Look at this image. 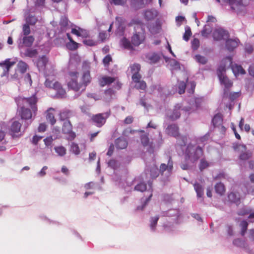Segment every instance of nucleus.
<instances>
[{
    "label": "nucleus",
    "instance_id": "nucleus-49",
    "mask_svg": "<svg viewBox=\"0 0 254 254\" xmlns=\"http://www.w3.org/2000/svg\"><path fill=\"white\" fill-rule=\"evenodd\" d=\"M55 152L60 156H64L66 154V149L63 146H55Z\"/></svg>",
    "mask_w": 254,
    "mask_h": 254
},
{
    "label": "nucleus",
    "instance_id": "nucleus-2",
    "mask_svg": "<svg viewBox=\"0 0 254 254\" xmlns=\"http://www.w3.org/2000/svg\"><path fill=\"white\" fill-rule=\"evenodd\" d=\"M148 188L147 184L142 180L139 181L134 187V190L138 191L143 192L146 191L147 193L144 194V197L141 199V204L136 207V210L142 211L146 206L148 204L149 201L152 197L153 194V181L149 180L147 181Z\"/></svg>",
    "mask_w": 254,
    "mask_h": 254
},
{
    "label": "nucleus",
    "instance_id": "nucleus-52",
    "mask_svg": "<svg viewBox=\"0 0 254 254\" xmlns=\"http://www.w3.org/2000/svg\"><path fill=\"white\" fill-rule=\"evenodd\" d=\"M195 60L197 63L202 64H206L208 61L206 57L199 54L195 56Z\"/></svg>",
    "mask_w": 254,
    "mask_h": 254
},
{
    "label": "nucleus",
    "instance_id": "nucleus-45",
    "mask_svg": "<svg viewBox=\"0 0 254 254\" xmlns=\"http://www.w3.org/2000/svg\"><path fill=\"white\" fill-rule=\"evenodd\" d=\"M209 166V163L206 160V159L204 158H201L200 160V162L198 164V168L200 171H202Z\"/></svg>",
    "mask_w": 254,
    "mask_h": 254
},
{
    "label": "nucleus",
    "instance_id": "nucleus-15",
    "mask_svg": "<svg viewBox=\"0 0 254 254\" xmlns=\"http://www.w3.org/2000/svg\"><path fill=\"white\" fill-rule=\"evenodd\" d=\"M179 129L178 126L175 124H173L167 127L166 131L170 135L177 138L180 136Z\"/></svg>",
    "mask_w": 254,
    "mask_h": 254
},
{
    "label": "nucleus",
    "instance_id": "nucleus-39",
    "mask_svg": "<svg viewBox=\"0 0 254 254\" xmlns=\"http://www.w3.org/2000/svg\"><path fill=\"white\" fill-rule=\"evenodd\" d=\"M50 110H54V109L53 108H50L47 111V115H46V120L48 121H49L50 122V124L51 125L53 126L55 124L56 122V120L55 119V117L54 114L52 113H51L49 112Z\"/></svg>",
    "mask_w": 254,
    "mask_h": 254
},
{
    "label": "nucleus",
    "instance_id": "nucleus-19",
    "mask_svg": "<svg viewBox=\"0 0 254 254\" xmlns=\"http://www.w3.org/2000/svg\"><path fill=\"white\" fill-rule=\"evenodd\" d=\"M228 199L231 203L238 205L240 203V195L238 192L232 191L228 194Z\"/></svg>",
    "mask_w": 254,
    "mask_h": 254
},
{
    "label": "nucleus",
    "instance_id": "nucleus-46",
    "mask_svg": "<svg viewBox=\"0 0 254 254\" xmlns=\"http://www.w3.org/2000/svg\"><path fill=\"white\" fill-rule=\"evenodd\" d=\"M161 23H160L159 20H157L155 21V24L152 25L151 29L153 32L157 34L160 32V31L161 29Z\"/></svg>",
    "mask_w": 254,
    "mask_h": 254
},
{
    "label": "nucleus",
    "instance_id": "nucleus-28",
    "mask_svg": "<svg viewBox=\"0 0 254 254\" xmlns=\"http://www.w3.org/2000/svg\"><path fill=\"white\" fill-rule=\"evenodd\" d=\"M220 82L225 86L224 93L226 92V89H229L233 85V83L229 79L226 75L220 77L219 78Z\"/></svg>",
    "mask_w": 254,
    "mask_h": 254
},
{
    "label": "nucleus",
    "instance_id": "nucleus-11",
    "mask_svg": "<svg viewBox=\"0 0 254 254\" xmlns=\"http://www.w3.org/2000/svg\"><path fill=\"white\" fill-rule=\"evenodd\" d=\"M181 106L177 104L174 106L172 111L167 113L168 118L172 121H174L179 119L181 116L180 109Z\"/></svg>",
    "mask_w": 254,
    "mask_h": 254
},
{
    "label": "nucleus",
    "instance_id": "nucleus-32",
    "mask_svg": "<svg viewBox=\"0 0 254 254\" xmlns=\"http://www.w3.org/2000/svg\"><path fill=\"white\" fill-rule=\"evenodd\" d=\"M102 80L100 81V84L101 87L105 85H110L115 81V78L112 76H104L102 78Z\"/></svg>",
    "mask_w": 254,
    "mask_h": 254
},
{
    "label": "nucleus",
    "instance_id": "nucleus-31",
    "mask_svg": "<svg viewBox=\"0 0 254 254\" xmlns=\"http://www.w3.org/2000/svg\"><path fill=\"white\" fill-rule=\"evenodd\" d=\"M215 191L220 195L224 194L225 191V187L223 183L221 182L217 183L214 186Z\"/></svg>",
    "mask_w": 254,
    "mask_h": 254
},
{
    "label": "nucleus",
    "instance_id": "nucleus-63",
    "mask_svg": "<svg viewBox=\"0 0 254 254\" xmlns=\"http://www.w3.org/2000/svg\"><path fill=\"white\" fill-rule=\"evenodd\" d=\"M139 104L140 105H141L142 106H143L144 109L147 111H148L149 110V108L151 107V106L149 104H147L145 101V99L143 98V97H141L140 100H139Z\"/></svg>",
    "mask_w": 254,
    "mask_h": 254
},
{
    "label": "nucleus",
    "instance_id": "nucleus-4",
    "mask_svg": "<svg viewBox=\"0 0 254 254\" xmlns=\"http://www.w3.org/2000/svg\"><path fill=\"white\" fill-rule=\"evenodd\" d=\"M15 101L17 106L25 105V104L28 105L32 109L34 116L36 115L38 111L37 106L38 98L36 96V93L33 94L29 97H19L15 99Z\"/></svg>",
    "mask_w": 254,
    "mask_h": 254
},
{
    "label": "nucleus",
    "instance_id": "nucleus-40",
    "mask_svg": "<svg viewBox=\"0 0 254 254\" xmlns=\"http://www.w3.org/2000/svg\"><path fill=\"white\" fill-rule=\"evenodd\" d=\"M15 64V61H11L10 59H6L4 61L0 62V66L5 68L10 69V67Z\"/></svg>",
    "mask_w": 254,
    "mask_h": 254
},
{
    "label": "nucleus",
    "instance_id": "nucleus-16",
    "mask_svg": "<svg viewBox=\"0 0 254 254\" xmlns=\"http://www.w3.org/2000/svg\"><path fill=\"white\" fill-rule=\"evenodd\" d=\"M180 211L179 209H170L163 212V216L167 217H175L174 219L176 223H178V218L180 217Z\"/></svg>",
    "mask_w": 254,
    "mask_h": 254
},
{
    "label": "nucleus",
    "instance_id": "nucleus-51",
    "mask_svg": "<svg viewBox=\"0 0 254 254\" xmlns=\"http://www.w3.org/2000/svg\"><path fill=\"white\" fill-rule=\"evenodd\" d=\"M223 3H228L230 5L236 4L238 6H242L243 5V0H222Z\"/></svg>",
    "mask_w": 254,
    "mask_h": 254
},
{
    "label": "nucleus",
    "instance_id": "nucleus-12",
    "mask_svg": "<svg viewBox=\"0 0 254 254\" xmlns=\"http://www.w3.org/2000/svg\"><path fill=\"white\" fill-rule=\"evenodd\" d=\"M71 33L77 37L87 38L90 37L89 32L80 27L77 26L71 29Z\"/></svg>",
    "mask_w": 254,
    "mask_h": 254
},
{
    "label": "nucleus",
    "instance_id": "nucleus-35",
    "mask_svg": "<svg viewBox=\"0 0 254 254\" xmlns=\"http://www.w3.org/2000/svg\"><path fill=\"white\" fill-rule=\"evenodd\" d=\"M72 126L69 120L65 121L62 127V133L65 134L66 133H69L72 130Z\"/></svg>",
    "mask_w": 254,
    "mask_h": 254
},
{
    "label": "nucleus",
    "instance_id": "nucleus-20",
    "mask_svg": "<svg viewBox=\"0 0 254 254\" xmlns=\"http://www.w3.org/2000/svg\"><path fill=\"white\" fill-rule=\"evenodd\" d=\"M117 28V31L120 34H123L125 30V22L126 20L125 18L120 17H116Z\"/></svg>",
    "mask_w": 254,
    "mask_h": 254
},
{
    "label": "nucleus",
    "instance_id": "nucleus-62",
    "mask_svg": "<svg viewBox=\"0 0 254 254\" xmlns=\"http://www.w3.org/2000/svg\"><path fill=\"white\" fill-rule=\"evenodd\" d=\"M53 140L54 139L53 138V136L50 135L45 138L44 139V142L46 147H49V146H50L52 147V143Z\"/></svg>",
    "mask_w": 254,
    "mask_h": 254
},
{
    "label": "nucleus",
    "instance_id": "nucleus-56",
    "mask_svg": "<svg viewBox=\"0 0 254 254\" xmlns=\"http://www.w3.org/2000/svg\"><path fill=\"white\" fill-rule=\"evenodd\" d=\"M30 25L27 23H24L22 27V32L21 34H23L24 36H27L30 33Z\"/></svg>",
    "mask_w": 254,
    "mask_h": 254
},
{
    "label": "nucleus",
    "instance_id": "nucleus-7",
    "mask_svg": "<svg viewBox=\"0 0 254 254\" xmlns=\"http://www.w3.org/2000/svg\"><path fill=\"white\" fill-rule=\"evenodd\" d=\"M213 35L214 39L218 41L225 40L230 36L229 32L222 28H219L215 30Z\"/></svg>",
    "mask_w": 254,
    "mask_h": 254
},
{
    "label": "nucleus",
    "instance_id": "nucleus-22",
    "mask_svg": "<svg viewBox=\"0 0 254 254\" xmlns=\"http://www.w3.org/2000/svg\"><path fill=\"white\" fill-rule=\"evenodd\" d=\"M67 87L69 89L73 90L76 92L78 91L82 88V84L78 83L77 79L71 78L70 81L67 82Z\"/></svg>",
    "mask_w": 254,
    "mask_h": 254
},
{
    "label": "nucleus",
    "instance_id": "nucleus-36",
    "mask_svg": "<svg viewBox=\"0 0 254 254\" xmlns=\"http://www.w3.org/2000/svg\"><path fill=\"white\" fill-rule=\"evenodd\" d=\"M159 219V215H156L154 217H151L150 219V228L152 232H154L156 230L158 220Z\"/></svg>",
    "mask_w": 254,
    "mask_h": 254
},
{
    "label": "nucleus",
    "instance_id": "nucleus-64",
    "mask_svg": "<svg viewBox=\"0 0 254 254\" xmlns=\"http://www.w3.org/2000/svg\"><path fill=\"white\" fill-rule=\"evenodd\" d=\"M174 200L172 195L170 194H165L163 196V201L167 203H171Z\"/></svg>",
    "mask_w": 254,
    "mask_h": 254
},
{
    "label": "nucleus",
    "instance_id": "nucleus-41",
    "mask_svg": "<svg viewBox=\"0 0 254 254\" xmlns=\"http://www.w3.org/2000/svg\"><path fill=\"white\" fill-rule=\"evenodd\" d=\"M17 66L19 72L21 73H24L28 68V65L25 62L20 61L18 62Z\"/></svg>",
    "mask_w": 254,
    "mask_h": 254
},
{
    "label": "nucleus",
    "instance_id": "nucleus-33",
    "mask_svg": "<svg viewBox=\"0 0 254 254\" xmlns=\"http://www.w3.org/2000/svg\"><path fill=\"white\" fill-rule=\"evenodd\" d=\"M150 176L152 180L156 179L159 175V169L156 165L151 166L149 168Z\"/></svg>",
    "mask_w": 254,
    "mask_h": 254
},
{
    "label": "nucleus",
    "instance_id": "nucleus-37",
    "mask_svg": "<svg viewBox=\"0 0 254 254\" xmlns=\"http://www.w3.org/2000/svg\"><path fill=\"white\" fill-rule=\"evenodd\" d=\"M26 23L29 25H34L38 21L37 18L30 13H29L25 18Z\"/></svg>",
    "mask_w": 254,
    "mask_h": 254
},
{
    "label": "nucleus",
    "instance_id": "nucleus-60",
    "mask_svg": "<svg viewBox=\"0 0 254 254\" xmlns=\"http://www.w3.org/2000/svg\"><path fill=\"white\" fill-rule=\"evenodd\" d=\"M108 167L116 170L118 168V162L114 159H111L107 163Z\"/></svg>",
    "mask_w": 254,
    "mask_h": 254
},
{
    "label": "nucleus",
    "instance_id": "nucleus-57",
    "mask_svg": "<svg viewBox=\"0 0 254 254\" xmlns=\"http://www.w3.org/2000/svg\"><path fill=\"white\" fill-rule=\"evenodd\" d=\"M82 42L84 44V45H85L87 46H89V47L95 46L97 45V42L96 41H95L93 40L90 39H84L82 41Z\"/></svg>",
    "mask_w": 254,
    "mask_h": 254
},
{
    "label": "nucleus",
    "instance_id": "nucleus-58",
    "mask_svg": "<svg viewBox=\"0 0 254 254\" xmlns=\"http://www.w3.org/2000/svg\"><path fill=\"white\" fill-rule=\"evenodd\" d=\"M65 90L63 88H62L57 91L55 97L57 98L62 99L65 97Z\"/></svg>",
    "mask_w": 254,
    "mask_h": 254
},
{
    "label": "nucleus",
    "instance_id": "nucleus-23",
    "mask_svg": "<svg viewBox=\"0 0 254 254\" xmlns=\"http://www.w3.org/2000/svg\"><path fill=\"white\" fill-rule=\"evenodd\" d=\"M223 123V115L220 113L214 115L211 120V124L215 128L219 127Z\"/></svg>",
    "mask_w": 254,
    "mask_h": 254
},
{
    "label": "nucleus",
    "instance_id": "nucleus-9",
    "mask_svg": "<svg viewBox=\"0 0 254 254\" xmlns=\"http://www.w3.org/2000/svg\"><path fill=\"white\" fill-rule=\"evenodd\" d=\"M144 39L145 36L143 32L135 31L131 38V41L133 46L137 47L142 43Z\"/></svg>",
    "mask_w": 254,
    "mask_h": 254
},
{
    "label": "nucleus",
    "instance_id": "nucleus-34",
    "mask_svg": "<svg viewBox=\"0 0 254 254\" xmlns=\"http://www.w3.org/2000/svg\"><path fill=\"white\" fill-rule=\"evenodd\" d=\"M121 44L122 47L125 49L127 50H133V44L131 43V41L130 42L127 38L124 37L121 40Z\"/></svg>",
    "mask_w": 254,
    "mask_h": 254
},
{
    "label": "nucleus",
    "instance_id": "nucleus-25",
    "mask_svg": "<svg viewBox=\"0 0 254 254\" xmlns=\"http://www.w3.org/2000/svg\"><path fill=\"white\" fill-rule=\"evenodd\" d=\"M21 124L18 121H14L12 122L9 130L10 134L14 137V133H18L20 131Z\"/></svg>",
    "mask_w": 254,
    "mask_h": 254
},
{
    "label": "nucleus",
    "instance_id": "nucleus-8",
    "mask_svg": "<svg viewBox=\"0 0 254 254\" xmlns=\"http://www.w3.org/2000/svg\"><path fill=\"white\" fill-rule=\"evenodd\" d=\"M240 43L238 38L235 39L227 38L225 41V48L230 52H232L238 46Z\"/></svg>",
    "mask_w": 254,
    "mask_h": 254
},
{
    "label": "nucleus",
    "instance_id": "nucleus-38",
    "mask_svg": "<svg viewBox=\"0 0 254 254\" xmlns=\"http://www.w3.org/2000/svg\"><path fill=\"white\" fill-rule=\"evenodd\" d=\"M80 45V44L76 42L74 40H70V42L66 43L65 45L66 48L70 51H75L77 50Z\"/></svg>",
    "mask_w": 254,
    "mask_h": 254
},
{
    "label": "nucleus",
    "instance_id": "nucleus-17",
    "mask_svg": "<svg viewBox=\"0 0 254 254\" xmlns=\"http://www.w3.org/2000/svg\"><path fill=\"white\" fill-rule=\"evenodd\" d=\"M91 81V77L90 76V71L89 70L84 71L81 77L82 82L80 83V84H82V87H83L82 89V91L85 90L86 87L90 83Z\"/></svg>",
    "mask_w": 254,
    "mask_h": 254
},
{
    "label": "nucleus",
    "instance_id": "nucleus-18",
    "mask_svg": "<svg viewBox=\"0 0 254 254\" xmlns=\"http://www.w3.org/2000/svg\"><path fill=\"white\" fill-rule=\"evenodd\" d=\"M157 15V11L154 9H146L143 13L144 18L147 21L153 20Z\"/></svg>",
    "mask_w": 254,
    "mask_h": 254
},
{
    "label": "nucleus",
    "instance_id": "nucleus-24",
    "mask_svg": "<svg viewBox=\"0 0 254 254\" xmlns=\"http://www.w3.org/2000/svg\"><path fill=\"white\" fill-rule=\"evenodd\" d=\"M144 0H130V7L134 10H137L145 6Z\"/></svg>",
    "mask_w": 254,
    "mask_h": 254
},
{
    "label": "nucleus",
    "instance_id": "nucleus-61",
    "mask_svg": "<svg viewBox=\"0 0 254 254\" xmlns=\"http://www.w3.org/2000/svg\"><path fill=\"white\" fill-rule=\"evenodd\" d=\"M149 59L151 61V63L153 64L157 63L160 59V56L155 53H154L149 58Z\"/></svg>",
    "mask_w": 254,
    "mask_h": 254
},
{
    "label": "nucleus",
    "instance_id": "nucleus-5",
    "mask_svg": "<svg viewBox=\"0 0 254 254\" xmlns=\"http://www.w3.org/2000/svg\"><path fill=\"white\" fill-rule=\"evenodd\" d=\"M110 111L106 112L103 113H99L93 115L91 120L94 122L95 125L99 127H102L106 123L107 119L110 115Z\"/></svg>",
    "mask_w": 254,
    "mask_h": 254
},
{
    "label": "nucleus",
    "instance_id": "nucleus-27",
    "mask_svg": "<svg viewBox=\"0 0 254 254\" xmlns=\"http://www.w3.org/2000/svg\"><path fill=\"white\" fill-rule=\"evenodd\" d=\"M233 244L234 246L245 249L247 250L249 247V245L245 240L241 239V238H237L234 240L233 242Z\"/></svg>",
    "mask_w": 254,
    "mask_h": 254
},
{
    "label": "nucleus",
    "instance_id": "nucleus-42",
    "mask_svg": "<svg viewBox=\"0 0 254 254\" xmlns=\"http://www.w3.org/2000/svg\"><path fill=\"white\" fill-rule=\"evenodd\" d=\"M248 222L246 220H243L241 222L240 224V226L241 227L240 234L242 236H244L246 234L248 230Z\"/></svg>",
    "mask_w": 254,
    "mask_h": 254
},
{
    "label": "nucleus",
    "instance_id": "nucleus-55",
    "mask_svg": "<svg viewBox=\"0 0 254 254\" xmlns=\"http://www.w3.org/2000/svg\"><path fill=\"white\" fill-rule=\"evenodd\" d=\"M112 61V58L111 55L108 54L105 56L102 60L103 64L105 67H108L109 66L110 63Z\"/></svg>",
    "mask_w": 254,
    "mask_h": 254
},
{
    "label": "nucleus",
    "instance_id": "nucleus-48",
    "mask_svg": "<svg viewBox=\"0 0 254 254\" xmlns=\"http://www.w3.org/2000/svg\"><path fill=\"white\" fill-rule=\"evenodd\" d=\"M70 114V111L68 110H64L60 113V119L61 121H65L67 120V119L69 118V115Z\"/></svg>",
    "mask_w": 254,
    "mask_h": 254
},
{
    "label": "nucleus",
    "instance_id": "nucleus-54",
    "mask_svg": "<svg viewBox=\"0 0 254 254\" xmlns=\"http://www.w3.org/2000/svg\"><path fill=\"white\" fill-rule=\"evenodd\" d=\"M187 86V84L184 81H181L178 84V93L180 94H184L185 92V89Z\"/></svg>",
    "mask_w": 254,
    "mask_h": 254
},
{
    "label": "nucleus",
    "instance_id": "nucleus-26",
    "mask_svg": "<svg viewBox=\"0 0 254 254\" xmlns=\"http://www.w3.org/2000/svg\"><path fill=\"white\" fill-rule=\"evenodd\" d=\"M231 68L235 76L238 75L240 74L244 75L246 73V71L241 65L235 64L234 65L231 66Z\"/></svg>",
    "mask_w": 254,
    "mask_h": 254
},
{
    "label": "nucleus",
    "instance_id": "nucleus-30",
    "mask_svg": "<svg viewBox=\"0 0 254 254\" xmlns=\"http://www.w3.org/2000/svg\"><path fill=\"white\" fill-rule=\"evenodd\" d=\"M226 64L224 63V60H222L220 64L218 65L217 68V75L218 78L225 75L224 73L226 71Z\"/></svg>",
    "mask_w": 254,
    "mask_h": 254
},
{
    "label": "nucleus",
    "instance_id": "nucleus-29",
    "mask_svg": "<svg viewBox=\"0 0 254 254\" xmlns=\"http://www.w3.org/2000/svg\"><path fill=\"white\" fill-rule=\"evenodd\" d=\"M194 189L196 193L198 198L202 197L204 194V189L202 186L199 183L195 182L193 184Z\"/></svg>",
    "mask_w": 254,
    "mask_h": 254
},
{
    "label": "nucleus",
    "instance_id": "nucleus-6",
    "mask_svg": "<svg viewBox=\"0 0 254 254\" xmlns=\"http://www.w3.org/2000/svg\"><path fill=\"white\" fill-rule=\"evenodd\" d=\"M173 169V162L172 160L171 157L170 156L167 164L165 163H162L159 169V173L162 175H163L164 172L166 171L165 173L166 180H168L170 176L172 173Z\"/></svg>",
    "mask_w": 254,
    "mask_h": 254
},
{
    "label": "nucleus",
    "instance_id": "nucleus-59",
    "mask_svg": "<svg viewBox=\"0 0 254 254\" xmlns=\"http://www.w3.org/2000/svg\"><path fill=\"white\" fill-rule=\"evenodd\" d=\"M191 48L193 51L197 50L200 45L199 40L197 38H194L191 41Z\"/></svg>",
    "mask_w": 254,
    "mask_h": 254
},
{
    "label": "nucleus",
    "instance_id": "nucleus-44",
    "mask_svg": "<svg viewBox=\"0 0 254 254\" xmlns=\"http://www.w3.org/2000/svg\"><path fill=\"white\" fill-rule=\"evenodd\" d=\"M185 31L183 35V38L185 41L188 42L190 40L192 33L190 27L188 25L185 27Z\"/></svg>",
    "mask_w": 254,
    "mask_h": 254
},
{
    "label": "nucleus",
    "instance_id": "nucleus-10",
    "mask_svg": "<svg viewBox=\"0 0 254 254\" xmlns=\"http://www.w3.org/2000/svg\"><path fill=\"white\" fill-rule=\"evenodd\" d=\"M34 64L40 70V69L45 68L48 63L49 59L46 55H42L36 60H32Z\"/></svg>",
    "mask_w": 254,
    "mask_h": 254
},
{
    "label": "nucleus",
    "instance_id": "nucleus-47",
    "mask_svg": "<svg viewBox=\"0 0 254 254\" xmlns=\"http://www.w3.org/2000/svg\"><path fill=\"white\" fill-rule=\"evenodd\" d=\"M190 104L194 106L196 108L200 107L201 104V99L199 98H193L190 100Z\"/></svg>",
    "mask_w": 254,
    "mask_h": 254
},
{
    "label": "nucleus",
    "instance_id": "nucleus-14",
    "mask_svg": "<svg viewBox=\"0 0 254 254\" xmlns=\"http://www.w3.org/2000/svg\"><path fill=\"white\" fill-rule=\"evenodd\" d=\"M38 54V50L31 47H27V48L24 50V52L22 51L20 52V55L22 58L28 57L33 58L36 57Z\"/></svg>",
    "mask_w": 254,
    "mask_h": 254
},
{
    "label": "nucleus",
    "instance_id": "nucleus-13",
    "mask_svg": "<svg viewBox=\"0 0 254 254\" xmlns=\"http://www.w3.org/2000/svg\"><path fill=\"white\" fill-rule=\"evenodd\" d=\"M35 38L32 35L24 36L22 38V42H20L18 45V48L21 49L23 46L26 47H31Z\"/></svg>",
    "mask_w": 254,
    "mask_h": 254
},
{
    "label": "nucleus",
    "instance_id": "nucleus-1",
    "mask_svg": "<svg viewBox=\"0 0 254 254\" xmlns=\"http://www.w3.org/2000/svg\"><path fill=\"white\" fill-rule=\"evenodd\" d=\"M180 146L182 150L183 160L180 164L183 170H192L197 161L204 154L203 146H200L196 143H188L187 136H181Z\"/></svg>",
    "mask_w": 254,
    "mask_h": 254
},
{
    "label": "nucleus",
    "instance_id": "nucleus-43",
    "mask_svg": "<svg viewBox=\"0 0 254 254\" xmlns=\"http://www.w3.org/2000/svg\"><path fill=\"white\" fill-rule=\"evenodd\" d=\"M188 83L187 86H190V87L187 88V92L190 94H193L194 92L195 88L196 86V83L194 81H190L189 82L188 78L186 81Z\"/></svg>",
    "mask_w": 254,
    "mask_h": 254
},
{
    "label": "nucleus",
    "instance_id": "nucleus-3",
    "mask_svg": "<svg viewBox=\"0 0 254 254\" xmlns=\"http://www.w3.org/2000/svg\"><path fill=\"white\" fill-rule=\"evenodd\" d=\"M17 115L20 117V120L22 121L24 129H25L32 123L33 120L32 119L33 112L31 109L26 107L24 105L17 106Z\"/></svg>",
    "mask_w": 254,
    "mask_h": 254
},
{
    "label": "nucleus",
    "instance_id": "nucleus-21",
    "mask_svg": "<svg viewBox=\"0 0 254 254\" xmlns=\"http://www.w3.org/2000/svg\"><path fill=\"white\" fill-rule=\"evenodd\" d=\"M115 144L118 149H123L127 147L128 142L126 138L119 137L115 140Z\"/></svg>",
    "mask_w": 254,
    "mask_h": 254
},
{
    "label": "nucleus",
    "instance_id": "nucleus-50",
    "mask_svg": "<svg viewBox=\"0 0 254 254\" xmlns=\"http://www.w3.org/2000/svg\"><path fill=\"white\" fill-rule=\"evenodd\" d=\"M252 157V153L249 152H242L239 156V159L242 161H246Z\"/></svg>",
    "mask_w": 254,
    "mask_h": 254
},
{
    "label": "nucleus",
    "instance_id": "nucleus-53",
    "mask_svg": "<svg viewBox=\"0 0 254 254\" xmlns=\"http://www.w3.org/2000/svg\"><path fill=\"white\" fill-rule=\"evenodd\" d=\"M70 151L75 155L79 154L80 151L78 145L75 142H72L71 144Z\"/></svg>",
    "mask_w": 254,
    "mask_h": 254
}]
</instances>
